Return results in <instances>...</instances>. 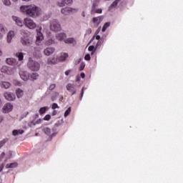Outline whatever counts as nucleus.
Returning a JSON list of instances; mask_svg holds the SVG:
<instances>
[{"instance_id": "nucleus-40", "label": "nucleus", "mask_w": 183, "mask_h": 183, "mask_svg": "<svg viewBox=\"0 0 183 183\" xmlns=\"http://www.w3.org/2000/svg\"><path fill=\"white\" fill-rule=\"evenodd\" d=\"M69 12L71 14H75L76 12H78V9H74L72 7H69Z\"/></svg>"}, {"instance_id": "nucleus-15", "label": "nucleus", "mask_w": 183, "mask_h": 183, "mask_svg": "<svg viewBox=\"0 0 183 183\" xmlns=\"http://www.w3.org/2000/svg\"><path fill=\"white\" fill-rule=\"evenodd\" d=\"M33 55L36 58H41L42 56V54H41V48L34 47V51L33 52Z\"/></svg>"}, {"instance_id": "nucleus-4", "label": "nucleus", "mask_w": 183, "mask_h": 183, "mask_svg": "<svg viewBox=\"0 0 183 183\" xmlns=\"http://www.w3.org/2000/svg\"><path fill=\"white\" fill-rule=\"evenodd\" d=\"M24 24L29 29H35V28H36V24L30 18L24 19Z\"/></svg>"}, {"instance_id": "nucleus-21", "label": "nucleus", "mask_w": 183, "mask_h": 183, "mask_svg": "<svg viewBox=\"0 0 183 183\" xmlns=\"http://www.w3.org/2000/svg\"><path fill=\"white\" fill-rule=\"evenodd\" d=\"M5 32H6L5 27H4V25L0 24V39H2L4 37V36L5 35Z\"/></svg>"}, {"instance_id": "nucleus-52", "label": "nucleus", "mask_w": 183, "mask_h": 183, "mask_svg": "<svg viewBox=\"0 0 183 183\" xmlns=\"http://www.w3.org/2000/svg\"><path fill=\"white\" fill-rule=\"evenodd\" d=\"M94 49H95V46H90L89 47V51L90 52H92V51H94Z\"/></svg>"}, {"instance_id": "nucleus-10", "label": "nucleus", "mask_w": 183, "mask_h": 183, "mask_svg": "<svg viewBox=\"0 0 183 183\" xmlns=\"http://www.w3.org/2000/svg\"><path fill=\"white\" fill-rule=\"evenodd\" d=\"M12 109H14V106H12L11 103H6L3 107V112H4L5 114H6L7 112H11Z\"/></svg>"}, {"instance_id": "nucleus-27", "label": "nucleus", "mask_w": 183, "mask_h": 183, "mask_svg": "<svg viewBox=\"0 0 183 183\" xmlns=\"http://www.w3.org/2000/svg\"><path fill=\"white\" fill-rule=\"evenodd\" d=\"M61 14L64 15H69L70 11H69V7H65L61 9Z\"/></svg>"}, {"instance_id": "nucleus-58", "label": "nucleus", "mask_w": 183, "mask_h": 183, "mask_svg": "<svg viewBox=\"0 0 183 183\" xmlns=\"http://www.w3.org/2000/svg\"><path fill=\"white\" fill-rule=\"evenodd\" d=\"M2 169H4V164H0V172H2Z\"/></svg>"}, {"instance_id": "nucleus-55", "label": "nucleus", "mask_w": 183, "mask_h": 183, "mask_svg": "<svg viewBox=\"0 0 183 183\" xmlns=\"http://www.w3.org/2000/svg\"><path fill=\"white\" fill-rule=\"evenodd\" d=\"M14 85H21V82L16 81V80L14 81Z\"/></svg>"}, {"instance_id": "nucleus-44", "label": "nucleus", "mask_w": 183, "mask_h": 183, "mask_svg": "<svg viewBox=\"0 0 183 183\" xmlns=\"http://www.w3.org/2000/svg\"><path fill=\"white\" fill-rule=\"evenodd\" d=\"M94 14H102V9H95Z\"/></svg>"}, {"instance_id": "nucleus-39", "label": "nucleus", "mask_w": 183, "mask_h": 183, "mask_svg": "<svg viewBox=\"0 0 183 183\" xmlns=\"http://www.w3.org/2000/svg\"><path fill=\"white\" fill-rule=\"evenodd\" d=\"M71 114V107H69L64 112V117L66 118Z\"/></svg>"}, {"instance_id": "nucleus-46", "label": "nucleus", "mask_w": 183, "mask_h": 183, "mask_svg": "<svg viewBox=\"0 0 183 183\" xmlns=\"http://www.w3.org/2000/svg\"><path fill=\"white\" fill-rule=\"evenodd\" d=\"M44 121H49V119H51V115L49 114H46L44 118Z\"/></svg>"}, {"instance_id": "nucleus-37", "label": "nucleus", "mask_w": 183, "mask_h": 183, "mask_svg": "<svg viewBox=\"0 0 183 183\" xmlns=\"http://www.w3.org/2000/svg\"><path fill=\"white\" fill-rule=\"evenodd\" d=\"M2 2L6 6H10L11 5V0H2Z\"/></svg>"}, {"instance_id": "nucleus-41", "label": "nucleus", "mask_w": 183, "mask_h": 183, "mask_svg": "<svg viewBox=\"0 0 183 183\" xmlns=\"http://www.w3.org/2000/svg\"><path fill=\"white\" fill-rule=\"evenodd\" d=\"M84 69H85V63L81 62L79 69V71H84Z\"/></svg>"}, {"instance_id": "nucleus-30", "label": "nucleus", "mask_w": 183, "mask_h": 183, "mask_svg": "<svg viewBox=\"0 0 183 183\" xmlns=\"http://www.w3.org/2000/svg\"><path fill=\"white\" fill-rule=\"evenodd\" d=\"M18 166V164L16 163H11V164H7L6 165V169H9V168H16V167Z\"/></svg>"}, {"instance_id": "nucleus-11", "label": "nucleus", "mask_w": 183, "mask_h": 183, "mask_svg": "<svg viewBox=\"0 0 183 183\" xmlns=\"http://www.w3.org/2000/svg\"><path fill=\"white\" fill-rule=\"evenodd\" d=\"M59 62V59L58 57H50L47 59L48 65H55Z\"/></svg>"}, {"instance_id": "nucleus-57", "label": "nucleus", "mask_w": 183, "mask_h": 183, "mask_svg": "<svg viewBox=\"0 0 183 183\" xmlns=\"http://www.w3.org/2000/svg\"><path fill=\"white\" fill-rule=\"evenodd\" d=\"M69 74H71V70H68L65 72V75H66V76H68V75H69Z\"/></svg>"}, {"instance_id": "nucleus-17", "label": "nucleus", "mask_w": 183, "mask_h": 183, "mask_svg": "<svg viewBox=\"0 0 183 183\" xmlns=\"http://www.w3.org/2000/svg\"><path fill=\"white\" fill-rule=\"evenodd\" d=\"M41 122H42V119H39L38 120H33V121L30 122L28 124V125H29V127L32 128V127H35V125H38V124H41Z\"/></svg>"}, {"instance_id": "nucleus-33", "label": "nucleus", "mask_w": 183, "mask_h": 183, "mask_svg": "<svg viewBox=\"0 0 183 183\" xmlns=\"http://www.w3.org/2000/svg\"><path fill=\"white\" fill-rule=\"evenodd\" d=\"M38 76H39V74L38 73H33L31 74L30 78L33 79V81H35V79H38Z\"/></svg>"}, {"instance_id": "nucleus-2", "label": "nucleus", "mask_w": 183, "mask_h": 183, "mask_svg": "<svg viewBox=\"0 0 183 183\" xmlns=\"http://www.w3.org/2000/svg\"><path fill=\"white\" fill-rule=\"evenodd\" d=\"M27 66L30 71L33 72H37L41 69V64L39 62L32 59V58H29V61L27 62Z\"/></svg>"}, {"instance_id": "nucleus-22", "label": "nucleus", "mask_w": 183, "mask_h": 183, "mask_svg": "<svg viewBox=\"0 0 183 183\" xmlns=\"http://www.w3.org/2000/svg\"><path fill=\"white\" fill-rule=\"evenodd\" d=\"M16 94L17 98H19V99L24 97V91L21 89H17L16 90Z\"/></svg>"}, {"instance_id": "nucleus-50", "label": "nucleus", "mask_w": 183, "mask_h": 183, "mask_svg": "<svg viewBox=\"0 0 183 183\" xmlns=\"http://www.w3.org/2000/svg\"><path fill=\"white\" fill-rule=\"evenodd\" d=\"M4 157H5V152H3L0 154V161H1V159H4Z\"/></svg>"}, {"instance_id": "nucleus-14", "label": "nucleus", "mask_w": 183, "mask_h": 183, "mask_svg": "<svg viewBox=\"0 0 183 183\" xmlns=\"http://www.w3.org/2000/svg\"><path fill=\"white\" fill-rule=\"evenodd\" d=\"M19 75L21 79H23V81H28V79H29V74H28V72L25 71L21 70L19 72Z\"/></svg>"}, {"instance_id": "nucleus-61", "label": "nucleus", "mask_w": 183, "mask_h": 183, "mask_svg": "<svg viewBox=\"0 0 183 183\" xmlns=\"http://www.w3.org/2000/svg\"><path fill=\"white\" fill-rule=\"evenodd\" d=\"M96 39H97V40L101 39V36H99V35L96 36Z\"/></svg>"}, {"instance_id": "nucleus-8", "label": "nucleus", "mask_w": 183, "mask_h": 183, "mask_svg": "<svg viewBox=\"0 0 183 183\" xmlns=\"http://www.w3.org/2000/svg\"><path fill=\"white\" fill-rule=\"evenodd\" d=\"M21 44L24 46H31L32 45V40L29 39L28 36H24L21 39Z\"/></svg>"}, {"instance_id": "nucleus-7", "label": "nucleus", "mask_w": 183, "mask_h": 183, "mask_svg": "<svg viewBox=\"0 0 183 183\" xmlns=\"http://www.w3.org/2000/svg\"><path fill=\"white\" fill-rule=\"evenodd\" d=\"M102 21H104V16L94 17L93 18V24H94V28H97L98 26V25H99V24H101V22H102Z\"/></svg>"}, {"instance_id": "nucleus-29", "label": "nucleus", "mask_w": 183, "mask_h": 183, "mask_svg": "<svg viewBox=\"0 0 183 183\" xmlns=\"http://www.w3.org/2000/svg\"><path fill=\"white\" fill-rule=\"evenodd\" d=\"M110 25H111V23H109V22L105 23L102 29V32H105V31H107V29H108V28H109Z\"/></svg>"}, {"instance_id": "nucleus-23", "label": "nucleus", "mask_w": 183, "mask_h": 183, "mask_svg": "<svg viewBox=\"0 0 183 183\" xmlns=\"http://www.w3.org/2000/svg\"><path fill=\"white\" fill-rule=\"evenodd\" d=\"M24 130H17L15 129L12 132V135H14V137H16V135H22V134H24Z\"/></svg>"}, {"instance_id": "nucleus-25", "label": "nucleus", "mask_w": 183, "mask_h": 183, "mask_svg": "<svg viewBox=\"0 0 183 183\" xmlns=\"http://www.w3.org/2000/svg\"><path fill=\"white\" fill-rule=\"evenodd\" d=\"M118 5V1L114 0V1L112 2V4L109 6V11H112L114 8H117Z\"/></svg>"}, {"instance_id": "nucleus-64", "label": "nucleus", "mask_w": 183, "mask_h": 183, "mask_svg": "<svg viewBox=\"0 0 183 183\" xmlns=\"http://www.w3.org/2000/svg\"><path fill=\"white\" fill-rule=\"evenodd\" d=\"M82 16H83L84 18H85V11H83V12H82Z\"/></svg>"}, {"instance_id": "nucleus-60", "label": "nucleus", "mask_w": 183, "mask_h": 183, "mask_svg": "<svg viewBox=\"0 0 183 183\" xmlns=\"http://www.w3.org/2000/svg\"><path fill=\"white\" fill-rule=\"evenodd\" d=\"M80 79H81V77L79 76H77L76 79V82L79 81Z\"/></svg>"}, {"instance_id": "nucleus-3", "label": "nucleus", "mask_w": 183, "mask_h": 183, "mask_svg": "<svg viewBox=\"0 0 183 183\" xmlns=\"http://www.w3.org/2000/svg\"><path fill=\"white\" fill-rule=\"evenodd\" d=\"M50 31L53 32H58L61 31V24H59V21L56 19H53L50 21L49 25Z\"/></svg>"}, {"instance_id": "nucleus-31", "label": "nucleus", "mask_w": 183, "mask_h": 183, "mask_svg": "<svg viewBox=\"0 0 183 183\" xmlns=\"http://www.w3.org/2000/svg\"><path fill=\"white\" fill-rule=\"evenodd\" d=\"M16 56L19 59V61H22L24 59V53L18 52L16 54Z\"/></svg>"}, {"instance_id": "nucleus-26", "label": "nucleus", "mask_w": 183, "mask_h": 183, "mask_svg": "<svg viewBox=\"0 0 183 183\" xmlns=\"http://www.w3.org/2000/svg\"><path fill=\"white\" fill-rule=\"evenodd\" d=\"M7 75H14L15 74V69L11 67H7Z\"/></svg>"}, {"instance_id": "nucleus-54", "label": "nucleus", "mask_w": 183, "mask_h": 183, "mask_svg": "<svg viewBox=\"0 0 183 183\" xmlns=\"http://www.w3.org/2000/svg\"><path fill=\"white\" fill-rule=\"evenodd\" d=\"M9 154L10 156L6 157V159H10L11 157H12V152L11 151H9Z\"/></svg>"}, {"instance_id": "nucleus-43", "label": "nucleus", "mask_w": 183, "mask_h": 183, "mask_svg": "<svg viewBox=\"0 0 183 183\" xmlns=\"http://www.w3.org/2000/svg\"><path fill=\"white\" fill-rule=\"evenodd\" d=\"M5 144H6V139H3V140L0 141V149H1V148H2V147H4V145H5Z\"/></svg>"}, {"instance_id": "nucleus-51", "label": "nucleus", "mask_w": 183, "mask_h": 183, "mask_svg": "<svg viewBox=\"0 0 183 183\" xmlns=\"http://www.w3.org/2000/svg\"><path fill=\"white\" fill-rule=\"evenodd\" d=\"M81 58L75 60L74 65H78V64H79L81 62Z\"/></svg>"}, {"instance_id": "nucleus-35", "label": "nucleus", "mask_w": 183, "mask_h": 183, "mask_svg": "<svg viewBox=\"0 0 183 183\" xmlns=\"http://www.w3.org/2000/svg\"><path fill=\"white\" fill-rule=\"evenodd\" d=\"M57 5H58V6H65V5H66V4L64 0H60L57 2Z\"/></svg>"}, {"instance_id": "nucleus-9", "label": "nucleus", "mask_w": 183, "mask_h": 183, "mask_svg": "<svg viewBox=\"0 0 183 183\" xmlns=\"http://www.w3.org/2000/svg\"><path fill=\"white\" fill-rule=\"evenodd\" d=\"M54 52H55V48L54 47H47L44 50V54L46 56H51Z\"/></svg>"}, {"instance_id": "nucleus-13", "label": "nucleus", "mask_w": 183, "mask_h": 183, "mask_svg": "<svg viewBox=\"0 0 183 183\" xmlns=\"http://www.w3.org/2000/svg\"><path fill=\"white\" fill-rule=\"evenodd\" d=\"M14 36H15V31H10L7 34V39H6L7 44H11L12 42V39H14Z\"/></svg>"}, {"instance_id": "nucleus-18", "label": "nucleus", "mask_w": 183, "mask_h": 183, "mask_svg": "<svg viewBox=\"0 0 183 183\" xmlns=\"http://www.w3.org/2000/svg\"><path fill=\"white\" fill-rule=\"evenodd\" d=\"M68 58V54L66 53H61L60 56L58 57L59 62H64Z\"/></svg>"}, {"instance_id": "nucleus-34", "label": "nucleus", "mask_w": 183, "mask_h": 183, "mask_svg": "<svg viewBox=\"0 0 183 183\" xmlns=\"http://www.w3.org/2000/svg\"><path fill=\"white\" fill-rule=\"evenodd\" d=\"M53 44H55V40L52 39H49L46 41V44L48 46L53 45Z\"/></svg>"}, {"instance_id": "nucleus-48", "label": "nucleus", "mask_w": 183, "mask_h": 183, "mask_svg": "<svg viewBox=\"0 0 183 183\" xmlns=\"http://www.w3.org/2000/svg\"><path fill=\"white\" fill-rule=\"evenodd\" d=\"M82 98H84V87H82V89H81V96H80L79 100L82 101Z\"/></svg>"}, {"instance_id": "nucleus-62", "label": "nucleus", "mask_w": 183, "mask_h": 183, "mask_svg": "<svg viewBox=\"0 0 183 183\" xmlns=\"http://www.w3.org/2000/svg\"><path fill=\"white\" fill-rule=\"evenodd\" d=\"M94 39H95V36H94L91 39V40H90V41H89V44H91V42H92V41H94Z\"/></svg>"}, {"instance_id": "nucleus-5", "label": "nucleus", "mask_w": 183, "mask_h": 183, "mask_svg": "<svg viewBox=\"0 0 183 183\" xmlns=\"http://www.w3.org/2000/svg\"><path fill=\"white\" fill-rule=\"evenodd\" d=\"M41 29H36V32H37V36H36V45H39V44H41V41H44V34H42V32H41Z\"/></svg>"}, {"instance_id": "nucleus-38", "label": "nucleus", "mask_w": 183, "mask_h": 183, "mask_svg": "<svg viewBox=\"0 0 183 183\" xmlns=\"http://www.w3.org/2000/svg\"><path fill=\"white\" fill-rule=\"evenodd\" d=\"M7 71H8V67L6 66H4L1 69V72H2V74H7Z\"/></svg>"}, {"instance_id": "nucleus-47", "label": "nucleus", "mask_w": 183, "mask_h": 183, "mask_svg": "<svg viewBox=\"0 0 183 183\" xmlns=\"http://www.w3.org/2000/svg\"><path fill=\"white\" fill-rule=\"evenodd\" d=\"M84 59L86 61H89L91 59V55H89V54H86L85 56H84Z\"/></svg>"}, {"instance_id": "nucleus-56", "label": "nucleus", "mask_w": 183, "mask_h": 183, "mask_svg": "<svg viewBox=\"0 0 183 183\" xmlns=\"http://www.w3.org/2000/svg\"><path fill=\"white\" fill-rule=\"evenodd\" d=\"M80 76L84 79V78H85V73H81Z\"/></svg>"}, {"instance_id": "nucleus-63", "label": "nucleus", "mask_w": 183, "mask_h": 183, "mask_svg": "<svg viewBox=\"0 0 183 183\" xmlns=\"http://www.w3.org/2000/svg\"><path fill=\"white\" fill-rule=\"evenodd\" d=\"M91 32H92L91 29H87V34H91Z\"/></svg>"}, {"instance_id": "nucleus-19", "label": "nucleus", "mask_w": 183, "mask_h": 183, "mask_svg": "<svg viewBox=\"0 0 183 183\" xmlns=\"http://www.w3.org/2000/svg\"><path fill=\"white\" fill-rule=\"evenodd\" d=\"M0 86L1 88H5V89H8L11 86V83L9 81H1Z\"/></svg>"}, {"instance_id": "nucleus-32", "label": "nucleus", "mask_w": 183, "mask_h": 183, "mask_svg": "<svg viewBox=\"0 0 183 183\" xmlns=\"http://www.w3.org/2000/svg\"><path fill=\"white\" fill-rule=\"evenodd\" d=\"M67 91H69V92H72L73 88H74V84L69 83L66 86Z\"/></svg>"}, {"instance_id": "nucleus-36", "label": "nucleus", "mask_w": 183, "mask_h": 183, "mask_svg": "<svg viewBox=\"0 0 183 183\" xmlns=\"http://www.w3.org/2000/svg\"><path fill=\"white\" fill-rule=\"evenodd\" d=\"M44 132L46 134V135H51V129L46 127L44 129Z\"/></svg>"}, {"instance_id": "nucleus-28", "label": "nucleus", "mask_w": 183, "mask_h": 183, "mask_svg": "<svg viewBox=\"0 0 183 183\" xmlns=\"http://www.w3.org/2000/svg\"><path fill=\"white\" fill-rule=\"evenodd\" d=\"M65 44H75V39L68 38L64 40Z\"/></svg>"}, {"instance_id": "nucleus-49", "label": "nucleus", "mask_w": 183, "mask_h": 183, "mask_svg": "<svg viewBox=\"0 0 183 183\" xmlns=\"http://www.w3.org/2000/svg\"><path fill=\"white\" fill-rule=\"evenodd\" d=\"M52 109H56V108H59V107H58V104L56 103H54L51 106Z\"/></svg>"}, {"instance_id": "nucleus-24", "label": "nucleus", "mask_w": 183, "mask_h": 183, "mask_svg": "<svg viewBox=\"0 0 183 183\" xmlns=\"http://www.w3.org/2000/svg\"><path fill=\"white\" fill-rule=\"evenodd\" d=\"M98 7V1H94L92 6V14H95V9Z\"/></svg>"}, {"instance_id": "nucleus-53", "label": "nucleus", "mask_w": 183, "mask_h": 183, "mask_svg": "<svg viewBox=\"0 0 183 183\" xmlns=\"http://www.w3.org/2000/svg\"><path fill=\"white\" fill-rule=\"evenodd\" d=\"M72 2V0H64V3L66 4V5H67V4H71Z\"/></svg>"}, {"instance_id": "nucleus-45", "label": "nucleus", "mask_w": 183, "mask_h": 183, "mask_svg": "<svg viewBox=\"0 0 183 183\" xmlns=\"http://www.w3.org/2000/svg\"><path fill=\"white\" fill-rule=\"evenodd\" d=\"M55 86H56L55 85V84H50V86H49V89L50 91H52L53 89H55Z\"/></svg>"}, {"instance_id": "nucleus-6", "label": "nucleus", "mask_w": 183, "mask_h": 183, "mask_svg": "<svg viewBox=\"0 0 183 183\" xmlns=\"http://www.w3.org/2000/svg\"><path fill=\"white\" fill-rule=\"evenodd\" d=\"M4 98H6L7 101H15L16 99V96L14 93L5 92Z\"/></svg>"}, {"instance_id": "nucleus-1", "label": "nucleus", "mask_w": 183, "mask_h": 183, "mask_svg": "<svg viewBox=\"0 0 183 183\" xmlns=\"http://www.w3.org/2000/svg\"><path fill=\"white\" fill-rule=\"evenodd\" d=\"M20 11L31 18H38L41 16V9L35 5L21 6Z\"/></svg>"}, {"instance_id": "nucleus-16", "label": "nucleus", "mask_w": 183, "mask_h": 183, "mask_svg": "<svg viewBox=\"0 0 183 183\" xmlns=\"http://www.w3.org/2000/svg\"><path fill=\"white\" fill-rule=\"evenodd\" d=\"M13 20L16 22L18 26H22L24 24H25V20L22 21L21 19L16 16H13Z\"/></svg>"}, {"instance_id": "nucleus-59", "label": "nucleus", "mask_w": 183, "mask_h": 183, "mask_svg": "<svg viewBox=\"0 0 183 183\" xmlns=\"http://www.w3.org/2000/svg\"><path fill=\"white\" fill-rule=\"evenodd\" d=\"M101 45V41H99L96 45V48H98V46H99Z\"/></svg>"}, {"instance_id": "nucleus-20", "label": "nucleus", "mask_w": 183, "mask_h": 183, "mask_svg": "<svg viewBox=\"0 0 183 183\" xmlns=\"http://www.w3.org/2000/svg\"><path fill=\"white\" fill-rule=\"evenodd\" d=\"M6 62L8 65H15V64H16V59L14 58H9L6 59Z\"/></svg>"}, {"instance_id": "nucleus-42", "label": "nucleus", "mask_w": 183, "mask_h": 183, "mask_svg": "<svg viewBox=\"0 0 183 183\" xmlns=\"http://www.w3.org/2000/svg\"><path fill=\"white\" fill-rule=\"evenodd\" d=\"M46 112V107H41L39 109V113L40 114H45Z\"/></svg>"}, {"instance_id": "nucleus-12", "label": "nucleus", "mask_w": 183, "mask_h": 183, "mask_svg": "<svg viewBox=\"0 0 183 183\" xmlns=\"http://www.w3.org/2000/svg\"><path fill=\"white\" fill-rule=\"evenodd\" d=\"M56 39H58V41H64V42L65 41V39H66V34L64 33V32H61V33H57L56 34Z\"/></svg>"}]
</instances>
